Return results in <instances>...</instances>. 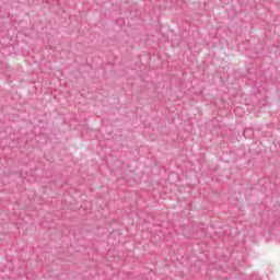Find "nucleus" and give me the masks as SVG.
Returning <instances> with one entry per match:
<instances>
[{
	"label": "nucleus",
	"instance_id": "obj_1",
	"mask_svg": "<svg viewBox=\"0 0 280 280\" xmlns=\"http://www.w3.org/2000/svg\"><path fill=\"white\" fill-rule=\"evenodd\" d=\"M260 278H259V276H257L256 273H254L253 276H252V280H259Z\"/></svg>",
	"mask_w": 280,
	"mask_h": 280
},
{
	"label": "nucleus",
	"instance_id": "obj_2",
	"mask_svg": "<svg viewBox=\"0 0 280 280\" xmlns=\"http://www.w3.org/2000/svg\"><path fill=\"white\" fill-rule=\"evenodd\" d=\"M246 132H248V130L244 131V136H246Z\"/></svg>",
	"mask_w": 280,
	"mask_h": 280
}]
</instances>
